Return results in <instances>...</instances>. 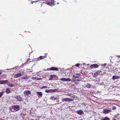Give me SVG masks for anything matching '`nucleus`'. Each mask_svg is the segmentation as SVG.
Segmentation results:
<instances>
[{"mask_svg": "<svg viewBox=\"0 0 120 120\" xmlns=\"http://www.w3.org/2000/svg\"><path fill=\"white\" fill-rule=\"evenodd\" d=\"M30 77L28 75H25L24 76H22V79H28L30 78Z\"/></svg>", "mask_w": 120, "mask_h": 120, "instance_id": "9b49d317", "label": "nucleus"}, {"mask_svg": "<svg viewBox=\"0 0 120 120\" xmlns=\"http://www.w3.org/2000/svg\"><path fill=\"white\" fill-rule=\"evenodd\" d=\"M101 72V71L100 70H98L97 72H97L98 74L99 75H101L100 73Z\"/></svg>", "mask_w": 120, "mask_h": 120, "instance_id": "393cba45", "label": "nucleus"}, {"mask_svg": "<svg viewBox=\"0 0 120 120\" xmlns=\"http://www.w3.org/2000/svg\"><path fill=\"white\" fill-rule=\"evenodd\" d=\"M54 96H52L50 97V99L52 100H53L54 101L57 99V98H54Z\"/></svg>", "mask_w": 120, "mask_h": 120, "instance_id": "6ab92c4d", "label": "nucleus"}, {"mask_svg": "<svg viewBox=\"0 0 120 120\" xmlns=\"http://www.w3.org/2000/svg\"><path fill=\"white\" fill-rule=\"evenodd\" d=\"M72 95H73V96H71V97L72 98H74L75 97L74 96V95H73L72 94Z\"/></svg>", "mask_w": 120, "mask_h": 120, "instance_id": "f704fd0d", "label": "nucleus"}, {"mask_svg": "<svg viewBox=\"0 0 120 120\" xmlns=\"http://www.w3.org/2000/svg\"><path fill=\"white\" fill-rule=\"evenodd\" d=\"M31 79H33V80H34V79H36V78H35L34 77H32L31 78Z\"/></svg>", "mask_w": 120, "mask_h": 120, "instance_id": "2f4dec72", "label": "nucleus"}, {"mask_svg": "<svg viewBox=\"0 0 120 120\" xmlns=\"http://www.w3.org/2000/svg\"><path fill=\"white\" fill-rule=\"evenodd\" d=\"M47 86H43L41 88V89H43L44 88H47Z\"/></svg>", "mask_w": 120, "mask_h": 120, "instance_id": "cd10ccee", "label": "nucleus"}, {"mask_svg": "<svg viewBox=\"0 0 120 120\" xmlns=\"http://www.w3.org/2000/svg\"><path fill=\"white\" fill-rule=\"evenodd\" d=\"M45 92H46L47 93H48L49 92V90H46L45 91Z\"/></svg>", "mask_w": 120, "mask_h": 120, "instance_id": "72a5a7b5", "label": "nucleus"}, {"mask_svg": "<svg viewBox=\"0 0 120 120\" xmlns=\"http://www.w3.org/2000/svg\"><path fill=\"white\" fill-rule=\"evenodd\" d=\"M119 76H118L116 75H114L113 76H112V79H114L115 80L116 79H118L119 78Z\"/></svg>", "mask_w": 120, "mask_h": 120, "instance_id": "a211bd4d", "label": "nucleus"}, {"mask_svg": "<svg viewBox=\"0 0 120 120\" xmlns=\"http://www.w3.org/2000/svg\"><path fill=\"white\" fill-rule=\"evenodd\" d=\"M96 120L95 119V120Z\"/></svg>", "mask_w": 120, "mask_h": 120, "instance_id": "49530a36", "label": "nucleus"}, {"mask_svg": "<svg viewBox=\"0 0 120 120\" xmlns=\"http://www.w3.org/2000/svg\"><path fill=\"white\" fill-rule=\"evenodd\" d=\"M37 94L41 97L42 96V94L41 92H36Z\"/></svg>", "mask_w": 120, "mask_h": 120, "instance_id": "dca6fc26", "label": "nucleus"}, {"mask_svg": "<svg viewBox=\"0 0 120 120\" xmlns=\"http://www.w3.org/2000/svg\"><path fill=\"white\" fill-rule=\"evenodd\" d=\"M8 80H1L0 81V84H6L8 82Z\"/></svg>", "mask_w": 120, "mask_h": 120, "instance_id": "f8f14e48", "label": "nucleus"}, {"mask_svg": "<svg viewBox=\"0 0 120 120\" xmlns=\"http://www.w3.org/2000/svg\"><path fill=\"white\" fill-rule=\"evenodd\" d=\"M57 4H59V3H58L57 2Z\"/></svg>", "mask_w": 120, "mask_h": 120, "instance_id": "58836bf2", "label": "nucleus"}, {"mask_svg": "<svg viewBox=\"0 0 120 120\" xmlns=\"http://www.w3.org/2000/svg\"><path fill=\"white\" fill-rule=\"evenodd\" d=\"M37 80H40L41 79L40 78H36V79Z\"/></svg>", "mask_w": 120, "mask_h": 120, "instance_id": "c756f323", "label": "nucleus"}, {"mask_svg": "<svg viewBox=\"0 0 120 120\" xmlns=\"http://www.w3.org/2000/svg\"><path fill=\"white\" fill-rule=\"evenodd\" d=\"M38 1H36V2H38Z\"/></svg>", "mask_w": 120, "mask_h": 120, "instance_id": "c03bdc74", "label": "nucleus"}, {"mask_svg": "<svg viewBox=\"0 0 120 120\" xmlns=\"http://www.w3.org/2000/svg\"><path fill=\"white\" fill-rule=\"evenodd\" d=\"M2 71L1 70H0V74H1L2 73Z\"/></svg>", "mask_w": 120, "mask_h": 120, "instance_id": "c9c22d12", "label": "nucleus"}, {"mask_svg": "<svg viewBox=\"0 0 120 120\" xmlns=\"http://www.w3.org/2000/svg\"><path fill=\"white\" fill-rule=\"evenodd\" d=\"M116 108L115 107H113L112 108V110H115L116 109Z\"/></svg>", "mask_w": 120, "mask_h": 120, "instance_id": "7c9ffc66", "label": "nucleus"}, {"mask_svg": "<svg viewBox=\"0 0 120 120\" xmlns=\"http://www.w3.org/2000/svg\"><path fill=\"white\" fill-rule=\"evenodd\" d=\"M80 75L78 73L73 75L72 78V82H74L75 85H78L79 83V82L81 81V78L80 77Z\"/></svg>", "mask_w": 120, "mask_h": 120, "instance_id": "f257e3e1", "label": "nucleus"}, {"mask_svg": "<svg viewBox=\"0 0 120 120\" xmlns=\"http://www.w3.org/2000/svg\"><path fill=\"white\" fill-rule=\"evenodd\" d=\"M22 75L21 73H19L15 74L14 75V76L15 78H17L20 77L22 76Z\"/></svg>", "mask_w": 120, "mask_h": 120, "instance_id": "ddd939ff", "label": "nucleus"}, {"mask_svg": "<svg viewBox=\"0 0 120 120\" xmlns=\"http://www.w3.org/2000/svg\"><path fill=\"white\" fill-rule=\"evenodd\" d=\"M62 101L70 102L72 101L73 100L71 98H63L62 99Z\"/></svg>", "mask_w": 120, "mask_h": 120, "instance_id": "f03ea898", "label": "nucleus"}, {"mask_svg": "<svg viewBox=\"0 0 120 120\" xmlns=\"http://www.w3.org/2000/svg\"><path fill=\"white\" fill-rule=\"evenodd\" d=\"M50 77H52V75H50Z\"/></svg>", "mask_w": 120, "mask_h": 120, "instance_id": "e433bc0d", "label": "nucleus"}, {"mask_svg": "<svg viewBox=\"0 0 120 120\" xmlns=\"http://www.w3.org/2000/svg\"><path fill=\"white\" fill-rule=\"evenodd\" d=\"M76 113L79 115H81L82 114L83 111L82 110H80L77 111Z\"/></svg>", "mask_w": 120, "mask_h": 120, "instance_id": "4468645a", "label": "nucleus"}, {"mask_svg": "<svg viewBox=\"0 0 120 120\" xmlns=\"http://www.w3.org/2000/svg\"><path fill=\"white\" fill-rule=\"evenodd\" d=\"M31 94V92L29 90H26L24 92V94L25 96Z\"/></svg>", "mask_w": 120, "mask_h": 120, "instance_id": "423d86ee", "label": "nucleus"}, {"mask_svg": "<svg viewBox=\"0 0 120 120\" xmlns=\"http://www.w3.org/2000/svg\"><path fill=\"white\" fill-rule=\"evenodd\" d=\"M15 98L17 99L18 101H23L22 98L20 96H16L15 97Z\"/></svg>", "mask_w": 120, "mask_h": 120, "instance_id": "39448f33", "label": "nucleus"}, {"mask_svg": "<svg viewBox=\"0 0 120 120\" xmlns=\"http://www.w3.org/2000/svg\"><path fill=\"white\" fill-rule=\"evenodd\" d=\"M13 106L12 107H10V110L11 111V112H15V110L14 109H13Z\"/></svg>", "mask_w": 120, "mask_h": 120, "instance_id": "aec40b11", "label": "nucleus"}, {"mask_svg": "<svg viewBox=\"0 0 120 120\" xmlns=\"http://www.w3.org/2000/svg\"><path fill=\"white\" fill-rule=\"evenodd\" d=\"M29 32V33H30V32Z\"/></svg>", "mask_w": 120, "mask_h": 120, "instance_id": "a18cd8bd", "label": "nucleus"}, {"mask_svg": "<svg viewBox=\"0 0 120 120\" xmlns=\"http://www.w3.org/2000/svg\"><path fill=\"white\" fill-rule=\"evenodd\" d=\"M4 92H2L0 93V98L3 95Z\"/></svg>", "mask_w": 120, "mask_h": 120, "instance_id": "b1692460", "label": "nucleus"}, {"mask_svg": "<svg viewBox=\"0 0 120 120\" xmlns=\"http://www.w3.org/2000/svg\"><path fill=\"white\" fill-rule=\"evenodd\" d=\"M55 1V3H56V2Z\"/></svg>", "mask_w": 120, "mask_h": 120, "instance_id": "4c0bfd02", "label": "nucleus"}, {"mask_svg": "<svg viewBox=\"0 0 120 120\" xmlns=\"http://www.w3.org/2000/svg\"><path fill=\"white\" fill-rule=\"evenodd\" d=\"M80 64H75V66L77 67H79V66Z\"/></svg>", "mask_w": 120, "mask_h": 120, "instance_id": "bb28decb", "label": "nucleus"}, {"mask_svg": "<svg viewBox=\"0 0 120 120\" xmlns=\"http://www.w3.org/2000/svg\"><path fill=\"white\" fill-rule=\"evenodd\" d=\"M6 93L7 94H8L11 93V91L10 89L9 88H7L6 90L5 91Z\"/></svg>", "mask_w": 120, "mask_h": 120, "instance_id": "f3484780", "label": "nucleus"}, {"mask_svg": "<svg viewBox=\"0 0 120 120\" xmlns=\"http://www.w3.org/2000/svg\"><path fill=\"white\" fill-rule=\"evenodd\" d=\"M52 79L51 78H50V79H50V80H51V79Z\"/></svg>", "mask_w": 120, "mask_h": 120, "instance_id": "ea45409f", "label": "nucleus"}, {"mask_svg": "<svg viewBox=\"0 0 120 120\" xmlns=\"http://www.w3.org/2000/svg\"><path fill=\"white\" fill-rule=\"evenodd\" d=\"M60 80L61 81H65L67 82H70L72 80L69 78H62Z\"/></svg>", "mask_w": 120, "mask_h": 120, "instance_id": "20e7f679", "label": "nucleus"}, {"mask_svg": "<svg viewBox=\"0 0 120 120\" xmlns=\"http://www.w3.org/2000/svg\"><path fill=\"white\" fill-rule=\"evenodd\" d=\"M99 67L98 65L97 64H94L91 65L90 67L91 69L94 68H97Z\"/></svg>", "mask_w": 120, "mask_h": 120, "instance_id": "0eeeda50", "label": "nucleus"}, {"mask_svg": "<svg viewBox=\"0 0 120 120\" xmlns=\"http://www.w3.org/2000/svg\"><path fill=\"white\" fill-rule=\"evenodd\" d=\"M96 72H95L94 74V75L93 76V77H95L96 76H98L99 75Z\"/></svg>", "mask_w": 120, "mask_h": 120, "instance_id": "412c9836", "label": "nucleus"}, {"mask_svg": "<svg viewBox=\"0 0 120 120\" xmlns=\"http://www.w3.org/2000/svg\"><path fill=\"white\" fill-rule=\"evenodd\" d=\"M111 112V111L110 110L107 109H104L103 111V112L105 114H106Z\"/></svg>", "mask_w": 120, "mask_h": 120, "instance_id": "9d476101", "label": "nucleus"}, {"mask_svg": "<svg viewBox=\"0 0 120 120\" xmlns=\"http://www.w3.org/2000/svg\"><path fill=\"white\" fill-rule=\"evenodd\" d=\"M53 2H48L47 3V4L48 5H49L51 6H52L53 5H54L55 4H56V3H55L54 1H53Z\"/></svg>", "mask_w": 120, "mask_h": 120, "instance_id": "6e6552de", "label": "nucleus"}, {"mask_svg": "<svg viewBox=\"0 0 120 120\" xmlns=\"http://www.w3.org/2000/svg\"><path fill=\"white\" fill-rule=\"evenodd\" d=\"M31 120H34L33 119H32Z\"/></svg>", "mask_w": 120, "mask_h": 120, "instance_id": "a19ab883", "label": "nucleus"}, {"mask_svg": "<svg viewBox=\"0 0 120 120\" xmlns=\"http://www.w3.org/2000/svg\"><path fill=\"white\" fill-rule=\"evenodd\" d=\"M102 120H110V118L107 117H105Z\"/></svg>", "mask_w": 120, "mask_h": 120, "instance_id": "4be33fe9", "label": "nucleus"}, {"mask_svg": "<svg viewBox=\"0 0 120 120\" xmlns=\"http://www.w3.org/2000/svg\"><path fill=\"white\" fill-rule=\"evenodd\" d=\"M74 1H75H75H76V0H75H75H74Z\"/></svg>", "mask_w": 120, "mask_h": 120, "instance_id": "37998d69", "label": "nucleus"}, {"mask_svg": "<svg viewBox=\"0 0 120 120\" xmlns=\"http://www.w3.org/2000/svg\"><path fill=\"white\" fill-rule=\"evenodd\" d=\"M49 70L57 71L58 70V68L54 67H52L49 68Z\"/></svg>", "mask_w": 120, "mask_h": 120, "instance_id": "1a4fd4ad", "label": "nucleus"}, {"mask_svg": "<svg viewBox=\"0 0 120 120\" xmlns=\"http://www.w3.org/2000/svg\"><path fill=\"white\" fill-rule=\"evenodd\" d=\"M90 85L89 84H87L86 85V87L88 88H90Z\"/></svg>", "mask_w": 120, "mask_h": 120, "instance_id": "5701e85b", "label": "nucleus"}, {"mask_svg": "<svg viewBox=\"0 0 120 120\" xmlns=\"http://www.w3.org/2000/svg\"><path fill=\"white\" fill-rule=\"evenodd\" d=\"M66 95L67 96H71V94H66Z\"/></svg>", "mask_w": 120, "mask_h": 120, "instance_id": "c85d7f7f", "label": "nucleus"}, {"mask_svg": "<svg viewBox=\"0 0 120 120\" xmlns=\"http://www.w3.org/2000/svg\"><path fill=\"white\" fill-rule=\"evenodd\" d=\"M8 85L10 86L11 87H13L14 86V85L12 84H8Z\"/></svg>", "mask_w": 120, "mask_h": 120, "instance_id": "a878e982", "label": "nucleus"}, {"mask_svg": "<svg viewBox=\"0 0 120 120\" xmlns=\"http://www.w3.org/2000/svg\"><path fill=\"white\" fill-rule=\"evenodd\" d=\"M113 120H116L115 119H114Z\"/></svg>", "mask_w": 120, "mask_h": 120, "instance_id": "79ce46f5", "label": "nucleus"}, {"mask_svg": "<svg viewBox=\"0 0 120 120\" xmlns=\"http://www.w3.org/2000/svg\"><path fill=\"white\" fill-rule=\"evenodd\" d=\"M51 90L52 91V92H55V91H56V89L52 90Z\"/></svg>", "mask_w": 120, "mask_h": 120, "instance_id": "473e14b6", "label": "nucleus"}, {"mask_svg": "<svg viewBox=\"0 0 120 120\" xmlns=\"http://www.w3.org/2000/svg\"><path fill=\"white\" fill-rule=\"evenodd\" d=\"M46 57V56H40L39 57V58H38V60H40H40H42V59H44L45 58V57Z\"/></svg>", "mask_w": 120, "mask_h": 120, "instance_id": "2eb2a0df", "label": "nucleus"}, {"mask_svg": "<svg viewBox=\"0 0 120 120\" xmlns=\"http://www.w3.org/2000/svg\"><path fill=\"white\" fill-rule=\"evenodd\" d=\"M13 106V108L14 109L15 112L18 111L20 110V106L19 105H14Z\"/></svg>", "mask_w": 120, "mask_h": 120, "instance_id": "7ed1b4c3", "label": "nucleus"}]
</instances>
